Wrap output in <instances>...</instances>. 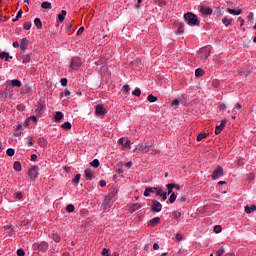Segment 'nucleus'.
I'll list each match as a JSON object with an SVG mask.
<instances>
[{"mask_svg":"<svg viewBox=\"0 0 256 256\" xmlns=\"http://www.w3.org/2000/svg\"><path fill=\"white\" fill-rule=\"evenodd\" d=\"M184 19L190 27H199V25H201V21H199V18L197 15L193 14V12L184 14Z\"/></svg>","mask_w":256,"mask_h":256,"instance_id":"1","label":"nucleus"},{"mask_svg":"<svg viewBox=\"0 0 256 256\" xmlns=\"http://www.w3.org/2000/svg\"><path fill=\"white\" fill-rule=\"evenodd\" d=\"M83 65V60L80 57H73L70 64V69L72 71H78V69Z\"/></svg>","mask_w":256,"mask_h":256,"instance_id":"2","label":"nucleus"},{"mask_svg":"<svg viewBox=\"0 0 256 256\" xmlns=\"http://www.w3.org/2000/svg\"><path fill=\"white\" fill-rule=\"evenodd\" d=\"M198 55L203 61H207L209 59V56L211 55V48L208 46L202 47L198 51Z\"/></svg>","mask_w":256,"mask_h":256,"instance_id":"3","label":"nucleus"},{"mask_svg":"<svg viewBox=\"0 0 256 256\" xmlns=\"http://www.w3.org/2000/svg\"><path fill=\"white\" fill-rule=\"evenodd\" d=\"M223 173H224L223 167L217 166L211 175L213 181H215L216 179H219V177H223Z\"/></svg>","mask_w":256,"mask_h":256,"instance_id":"4","label":"nucleus"},{"mask_svg":"<svg viewBox=\"0 0 256 256\" xmlns=\"http://www.w3.org/2000/svg\"><path fill=\"white\" fill-rule=\"evenodd\" d=\"M28 175L30 177V179L35 180L37 179V175H39V167L38 166H32L29 170H28Z\"/></svg>","mask_w":256,"mask_h":256,"instance_id":"5","label":"nucleus"},{"mask_svg":"<svg viewBox=\"0 0 256 256\" xmlns=\"http://www.w3.org/2000/svg\"><path fill=\"white\" fill-rule=\"evenodd\" d=\"M163 209V205L157 200H152V213H159Z\"/></svg>","mask_w":256,"mask_h":256,"instance_id":"6","label":"nucleus"},{"mask_svg":"<svg viewBox=\"0 0 256 256\" xmlns=\"http://www.w3.org/2000/svg\"><path fill=\"white\" fill-rule=\"evenodd\" d=\"M34 247H36L38 249V251L45 253L47 251V249H49V243L43 241V242L34 244Z\"/></svg>","mask_w":256,"mask_h":256,"instance_id":"7","label":"nucleus"},{"mask_svg":"<svg viewBox=\"0 0 256 256\" xmlns=\"http://www.w3.org/2000/svg\"><path fill=\"white\" fill-rule=\"evenodd\" d=\"M95 109V115H97L98 117L107 114V109H105L101 104L96 105Z\"/></svg>","mask_w":256,"mask_h":256,"instance_id":"8","label":"nucleus"},{"mask_svg":"<svg viewBox=\"0 0 256 256\" xmlns=\"http://www.w3.org/2000/svg\"><path fill=\"white\" fill-rule=\"evenodd\" d=\"M225 125H227V120H221L220 125L215 127V135H220L223 129H225Z\"/></svg>","mask_w":256,"mask_h":256,"instance_id":"9","label":"nucleus"},{"mask_svg":"<svg viewBox=\"0 0 256 256\" xmlns=\"http://www.w3.org/2000/svg\"><path fill=\"white\" fill-rule=\"evenodd\" d=\"M199 11L202 15H213V9L210 7L200 6Z\"/></svg>","mask_w":256,"mask_h":256,"instance_id":"10","label":"nucleus"},{"mask_svg":"<svg viewBox=\"0 0 256 256\" xmlns=\"http://www.w3.org/2000/svg\"><path fill=\"white\" fill-rule=\"evenodd\" d=\"M27 47H29V40H27V38H22L20 43L21 51H27Z\"/></svg>","mask_w":256,"mask_h":256,"instance_id":"11","label":"nucleus"},{"mask_svg":"<svg viewBox=\"0 0 256 256\" xmlns=\"http://www.w3.org/2000/svg\"><path fill=\"white\" fill-rule=\"evenodd\" d=\"M45 108H46L45 103L39 102L38 105L36 106L35 111H36V113L41 115V113H43V111H45Z\"/></svg>","mask_w":256,"mask_h":256,"instance_id":"12","label":"nucleus"},{"mask_svg":"<svg viewBox=\"0 0 256 256\" xmlns=\"http://www.w3.org/2000/svg\"><path fill=\"white\" fill-rule=\"evenodd\" d=\"M157 187H147L144 191V197H149L151 193H156Z\"/></svg>","mask_w":256,"mask_h":256,"instance_id":"13","label":"nucleus"},{"mask_svg":"<svg viewBox=\"0 0 256 256\" xmlns=\"http://www.w3.org/2000/svg\"><path fill=\"white\" fill-rule=\"evenodd\" d=\"M159 223H161V218L155 217L149 221L148 225L149 227H156V225H159Z\"/></svg>","mask_w":256,"mask_h":256,"instance_id":"14","label":"nucleus"},{"mask_svg":"<svg viewBox=\"0 0 256 256\" xmlns=\"http://www.w3.org/2000/svg\"><path fill=\"white\" fill-rule=\"evenodd\" d=\"M151 146L149 145H145V144H139L137 146V149H139V151H142V153H149V149Z\"/></svg>","mask_w":256,"mask_h":256,"instance_id":"15","label":"nucleus"},{"mask_svg":"<svg viewBox=\"0 0 256 256\" xmlns=\"http://www.w3.org/2000/svg\"><path fill=\"white\" fill-rule=\"evenodd\" d=\"M3 93L5 97H8L10 93H13L12 86L9 84V82H6V88L4 89Z\"/></svg>","mask_w":256,"mask_h":256,"instance_id":"16","label":"nucleus"},{"mask_svg":"<svg viewBox=\"0 0 256 256\" xmlns=\"http://www.w3.org/2000/svg\"><path fill=\"white\" fill-rule=\"evenodd\" d=\"M84 176L86 177V179H89V181H91L93 179V170H91V168H87L84 171Z\"/></svg>","mask_w":256,"mask_h":256,"instance_id":"17","label":"nucleus"},{"mask_svg":"<svg viewBox=\"0 0 256 256\" xmlns=\"http://www.w3.org/2000/svg\"><path fill=\"white\" fill-rule=\"evenodd\" d=\"M182 33H185V24L183 22L178 24L176 35H181Z\"/></svg>","mask_w":256,"mask_h":256,"instance_id":"18","label":"nucleus"},{"mask_svg":"<svg viewBox=\"0 0 256 256\" xmlns=\"http://www.w3.org/2000/svg\"><path fill=\"white\" fill-rule=\"evenodd\" d=\"M227 13H230V15H241V13H243V10L238 9H231V8H227Z\"/></svg>","mask_w":256,"mask_h":256,"instance_id":"19","label":"nucleus"},{"mask_svg":"<svg viewBox=\"0 0 256 256\" xmlns=\"http://www.w3.org/2000/svg\"><path fill=\"white\" fill-rule=\"evenodd\" d=\"M51 239H52L55 243H60V242H61V236H60L57 232L52 233Z\"/></svg>","mask_w":256,"mask_h":256,"instance_id":"20","label":"nucleus"},{"mask_svg":"<svg viewBox=\"0 0 256 256\" xmlns=\"http://www.w3.org/2000/svg\"><path fill=\"white\" fill-rule=\"evenodd\" d=\"M4 229H5L6 231H8V236H9V237H13V233H15V229H13V226H11V225H6V226H4Z\"/></svg>","mask_w":256,"mask_h":256,"instance_id":"21","label":"nucleus"},{"mask_svg":"<svg viewBox=\"0 0 256 256\" xmlns=\"http://www.w3.org/2000/svg\"><path fill=\"white\" fill-rule=\"evenodd\" d=\"M12 87H21V82L18 79H13L8 82Z\"/></svg>","mask_w":256,"mask_h":256,"instance_id":"22","label":"nucleus"},{"mask_svg":"<svg viewBox=\"0 0 256 256\" xmlns=\"http://www.w3.org/2000/svg\"><path fill=\"white\" fill-rule=\"evenodd\" d=\"M104 209L111 207V197L106 196L103 202Z\"/></svg>","mask_w":256,"mask_h":256,"instance_id":"23","label":"nucleus"},{"mask_svg":"<svg viewBox=\"0 0 256 256\" xmlns=\"http://www.w3.org/2000/svg\"><path fill=\"white\" fill-rule=\"evenodd\" d=\"M138 209H141V204L139 203H133L130 205V211L131 213L138 211Z\"/></svg>","mask_w":256,"mask_h":256,"instance_id":"24","label":"nucleus"},{"mask_svg":"<svg viewBox=\"0 0 256 256\" xmlns=\"http://www.w3.org/2000/svg\"><path fill=\"white\" fill-rule=\"evenodd\" d=\"M67 15V11L62 10L61 14H58V21L60 23H63V21H65V16Z\"/></svg>","mask_w":256,"mask_h":256,"instance_id":"25","label":"nucleus"},{"mask_svg":"<svg viewBox=\"0 0 256 256\" xmlns=\"http://www.w3.org/2000/svg\"><path fill=\"white\" fill-rule=\"evenodd\" d=\"M34 25L37 29H43V22H41L40 18H35Z\"/></svg>","mask_w":256,"mask_h":256,"instance_id":"26","label":"nucleus"},{"mask_svg":"<svg viewBox=\"0 0 256 256\" xmlns=\"http://www.w3.org/2000/svg\"><path fill=\"white\" fill-rule=\"evenodd\" d=\"M31 62V54H25L22 56V63L27 64Z\"/></svg>","mask_w":256,"mask_h":256,"instance_id":"27","label":"nucleus"},{"mask_svg":"<svg viewBox=\"0 0 256 256\" xmlns=\"http://www.w3.org/2000/svg\"><path fill=\"white\" fill-rule=\"evenodd\" d=\"M37 143L40 147H47V140L45 138H38Z\"/></svg>","mask_w":256,"mask_h":256,"instance_id":"28","label":"nucleus"},{"mask_svg":"<svg viewBox=\"0 0 256 256\" xmlns=\"http://www.w3.org/2000/svg\"><path fill=\"white\" fill-rule=\"evenodd\" d=\"M54 119L57 123H59V121H61V119H63V112H60V111L56 112Z\"/></svg>","mask_w":256,"mask_h":256,"instance_id":"29","label":"nucleus"},{"mask_svg":"<svg viewBox=\"0 0 256 256\" xmlns=\"http://www.w3.org/2000/svg\"><path fill=\"white\" fill-rule=\"evenodd\" d=\"M173 189H175V184L173 183H170V184H167V195H171L173 193Z\"/></svg>","mask_w":256,"mask_h":256,"instance_id":"30","label":"nucleus"},{"mask_svg":"<svg viewBox=\"0 0 256 256\" xmlns=\"http://www.w3.org/2000/svg\"><path fill=\"white\" fill-rule=\"evenodd\" d=\"M42 9H52L53 6L51 5V2L45 1L41 4Z\"/></svg>","mask_w":256,"mask_h":256,"instance_id":"31","label":"nucleus"},{"mask_svg":"<svg viewBox=\"0 0 256 256\" xmlns=\"http://www.w3.org/2000/svg\"><path fill=\"white\" fill-rule=\"evenodd\" d=\"M203 75H205V71L202 68H198L195 70L196 77H203Z\"/></svg>","mask_w":256,"mask_h":256,"instance_id":"32","label":"nucleus"},{"mask_svg":"<svg viewBox=\"0 0 256 256\" xmlns=\"http://www.w3.org/2000/svg\"><path fill=\"white\" fill-rule=\"evenodd\" d=\"M222 23H223V25H225V27H229V25H231V23H233V19H227V17H224L222 19Z\"/></svg>","mask_w":256,"mask_h":256,"instance_id":"33","label":"nucleus"},{"mask_svg":"<svg viewBox=\"0 0 256 256\" xmlns=\"http://www.w3.org/2000/svg\"><path fill=\"white\" fill-rule=\"evenodd\" d=\"M253 211H256V206L255 205H251V207L246 206L245 207V213H253Z\"/></svg>","mask_w":256,"mask_h":256,"instance_id":"34","label":"nucleus"},{"mask_svg":"<svg viewBox=\"0 0 256 256\" xmlns=\"http://www.w3.org/2000/svg\"><path fill=\"white\" fill-rule=\"evenodd\" d=\"M203 139H207V133H199L196 137V141H203Z\"/></svg>","mask_w":256,"mask_h":256,"instance_id":"35","label":"nucleus"},{"mask_svg":"<svg viewBox=\"0 0 256 256\" xmlns=\"http://www.w3.org/2000/svg\"><path fill=\"white\" fill-rule=\"evenodd\" d=\"M62 129H64V131H69V129H71L72 125L71 122H65L64 124L61 125Z\"/></svg>","mask_w":256,"mask_h":256,"instance_id":"36","label":"nucleus"},{"mask_svg":"<svg viewBox=\"0 0 256 256\" xmlns=\"http://www.w3.org/2000/svg\"><path fill=\"white\" fill-rule=\"evenodd\" d=\"M91 167H94V169H97V167H99V165H101V163L99 162V159H94L91 163H90Z\"/></svg>","mask_w":256,"mask_h":256,"instance_id":"37","label":"nucleus"},{"mask_svg":"<svg viewBox=\"0 0 256 256\" xmlns=\"http://www.w3.org/2000/svg\"><path fill=\"white\" fill-rule=\"evenodd\" d=\"M220 85H221V82L219 80L214 79L212 81V87H214V89H219Z\"/></svg>","mask_w":256,"mask_h":256,"instance_id":"38","label":"nucleus"},{"mask_svg":"<svg viewBox=\"0 0 256 256\" xmlns=\"http://www.w3.org/2000/svg\"><path fill=\"white\" fill-rule=\"evenodd\" d=\"M0 59H5V61H9V53L8 52H1Z\"/></svg>","mask_w":256,"mask_h":256,"instance_id":"39","label":"nucleus"},{"mask_svg":"<svg viewBox=\"0 0 256 256\" xmlns=\"http://www.w3.org/2000/svg\"><path fill=\"white\" fill-rule=\"evenodd\" d=\"M147 99H148L149 103H155V101H157L158 98H157V96L150 94V95H148Z\"/></svg>","mask_w":256,"mask_h":256,"instance_id":"40","label":"nucleus"},{"mask_svg":"<svg viewBox=\"0 0 256 256\" xmlns=\"http://www.w3.org/2000/svg\"><path fill=\"white\" fill-rule=\"evenodd\" d=\"M80 180H81V174H77L72 179V182L75 183V185H78Z\"/></svg>","mask_w":256,"mask_h":256,"instance_id":"41","label":"nucleus"},{"mask_svg":"<svg viewBox=\"0 0 256 256\" xmlns=\"http://www.w3.org/2000/svg\"><path fill=\"white\" fill-rule=\"evenodd\" d=\"M13 167H14V171H21V162L19 161L14 162Z\"/></svg>","mask_w":256,"mask_h":256,"instance_id":"42","label":"nucleus"},{"mask_svg":"<svg viewBox=\"0 0 256 256\" xmlns=\"http://www.w3.org/2000/svg\"><path fill=\"white\" fill-rule=\"evenodd\" d=\"M67 213H73L75 211V206L73 204H69L66 206Z\"/></svg>","mask_w":256,"mask_h":256,"instance_id":"43","label":"nucleus"},{"mask_svg":"<svg viewBox=\"0 0 256 256\" xmlns=\"http://www.w3.org/2000/svg\"><path fill=\"white\" fill-rule=\"evenodd\" d=\"M6 155H8V157H13V155H15V149L8 148L6 151Z\"/></svg>","mask_w":256,"mask_h":256,"instance_id":"44","label":"nucleus"},{"mask_svg":"<svg viewBox=\"0 0 256 256\" xmlns=\"http://www.w3.org/2000/svg\"><path fill=\"white\" fill-rule=\"evenodd\" d=\"M223 231V227L221 225L214 226V233H221Z\"/></svg>","mask_w":256,"mask_h":256,"instance_id":"45","label":"nucleus"},{"mask_svg":"<svg viewBox=\"0 0 256 256\" xmlns=\"http://www.w3.org/2000/svg\"><path fill=\"white\" fill-rule=\"evenodd\" d=\"M132 95H135V97H141V89L135 88V90L132 92Z\"/></svg>","mask_w":256,"mask_h":256,"instance_id":"46","label":"nucleus"},{"mask_svg":"<svg viewBox=\"0 0 256 256\" xmlns=\"http://www.w3.org/2000/svg\"><path fill=\"white\" fill-rule=\"evenodd\" d=\"M23 29H24L25 31H29V29H31V22H25V23L23 24Z\"/></svg>","mask_w":256,"mask_h":256,"instance_id":"47","label":"nucleus"},{"mask_svg":"<svg viewBox=\"0 0 256 256\" xmlns=\"http://www.w3.org/2000/svg\"><path fill=\"white\" fill-rule=\"evenodd\" d=\"M122 91H123V93H129V91H131V88L129 87V84H125L122 87Z\"/></svg>","mask_w":256,"mask_h":256,"instance_id":"48","label":"nucleus"},{"mask_svg":"<svg viewBox=\"0 0 256 256\" xmlns=\"http://www.w3.org/2000/svg\"><path fill=\"white\" fill-rule=\"evenodd\" d=\"M218 109L220 111H225L227 109V105L225 103H219Z\"/></svg>","mask_w":256,"mask_h":256,"instance_id":"49","label":"nucleus"},{"mask_svg":"<svg viewBox=\"0 0 256 256\" xmlns=\"http://www.w3.org/2000/svg\"><path fill=\"white\" fill-rule=\"evenodd\" d=\"M223 253H225V248H223V246H222L216 252V256H221V255H223Z\"/></svg>","mask_w":256,"mask_h":256,"instance_id":"50","label":"nucleus"},{"mask_svg":"<svg viewBox=\"0 0 256 256\" xmlns=\"http://www.w3.org/2000/svg\"><path fill=\"white\" fill-rule=\"evenodd\" d=\"M176 200H177V195H175V193H172V194L170 195L169 202H170V203H173V202L176 201Z\"/></svg>","mask_w":256,"mask_h":256,"instance_id":"51","label":"nucleus"},{"mask_svg":"<svg viewBox=\"0 0 256 256\" xmlns=\"http://www.w3.org/2000/svg\"><path fill=\"white\" fill-rule=\"evenodd\" d=\"M123 147L126 149H131V140H126V142L123 144Z\"/></svg>","mask_w":256,"mask_h":256,"instance_id":"52","label":"nucleus"},{"mask_svg":"<svg viewBox=\"0 0 256 256\" xmlns=\"http://www.w3.org/2000/svg\"><path fill=\"white\" fill-rule=\"evenodd\" d=\"M164 192H163V189H161V188H159V187H156V195L158 196V197H161V195L163 194Z\"/></svg>","mask_w":256,"mask_h":256,"instance_id":"53","label":"nucleus"},{"mask_svg":"<svg viewBox=\"0 0 256 256\" xmlns=\"http://www.w3.org/2000/svg\"><path fill=\"white\" fill-rule=\"evenodd\" d=\"M172 215H173L174 219H179L181 217V212L175 211V212L172 213Z\"/></svg>","mask_w":256,"mask_h":256,"instance_id":"54","label":"nucleus"},{"mask_svg":"<svg viewBox=\"0 0 256 256\" xmlns=\"http://www.w3.org/2000/svg\"><path fill=\"white\" fill-rule=\"evenodd\" d=\"M102 255H103V256H111V254H109V249L103 248V250H102Z\"/></svg>","mask_w":256,"mask_h":256,"instance_id":"55","label":"nucleus"},{"mask_svg":"<svg viewBox=\"0 0 256 256\" xmlns=\"http://www.w3.org/2000/svg\"><path fill=\"white\" fill-rule=\"evenodd\" d=\"M60 83H61L62 87H67V78H62L60 80Z\"/></svg>","mask_w":256,"mask_h":256,"instance_id":"56","label":"nucleus"},{"mask_svg":"<svg viewBox=\"0 0 256 256\" xmlns=\"http://www.w3.org/2000/svg\"><path fill=\"white\" fill-rule=\"evenodd\" d=\"M17 255H18V256H25V250H23V249H18V250H17Z\"/></svg>","mask_w":256,"mask_h":256,"instance_id":"57","label":"nucleus"},{"mask_svg":"<svg viewBox=\"0 0 256 256\" xmlns=\"http://www.w3.org/2000/svg\"><path fill=\"white\" fill-rule=\"evenodd\" d=\"M172 107H179V99H175L174 101H172Z\"/></svg>","mask_w":256,"mask_h":256,"instance_id":"58","label":"nucleus"},{"mask_svg":"<svg viewBox=\"0 0 256 256\" xmlns=\"http://www.w3.org/2000/svg\"><path fill=\"white\" fill-rule=\"evenodd\" d=\"M179 203H185L187 201V197L186 196H181L180 198H178Z\"/></svg>","mask_w":256,"mask_h":256,"instance_id":"59","label":"nucleus"},{"mask_svg":"<svg viewBox=\"0 0 256 256\" xmlns=\"http://www.w3.org/2000/svg\"><path fill=\"white\" fill-rule=\"evenodd\" d=\"M24 89H25V93H26V94L31 93V86L25 85Z\"/></svg>","mask_w":256,"mask_h":256,"instance_id":"60","label":"nucleus"},{"mask_svg":"<svg viewBox=\"0 0 256 256\" xmlns=\"http://www.w3.org/2000/svg\"><path fill=\"white\" fill-rule=\"evenodd\" d=\"M21 17H23V10H22V9H20V10L18 11L17 15H16V18H17V19H21Z\"/></svg>","mask_w":256,"mask_h":256,"instance_id":"61","label":"nucleus"},{"mask_svg":"<svg viewBox=\"0 0 256 256\" xmlns=\"http://www.w3.org/2000/svg\"><path fill=\"white\" fill-rule=\"evenodd\" d=\"M83 31H85V27H80L77 31V35H83Z\"/></svg>","mask_w":256,"mask_h":256,"instance_id":"62","label":"nucleus"},{"mask_svg":"<svg viewBox=\"0 0 256 256\" xmlns=\"http://www.w3.org/2000/svg\"><path fill=\"white\" fill-rule=\"evenodd\" d=\"M183 240V235L181 234H176V241H182Z\"/></svg>","mask_w":256,"mask_h":256,"instance_id":"63","label":"nucleus"},{"mask_svg":"<svg viewBox=\"0 0 256 256\" xmlns=\"http://www.w3.org/2000/svg\"><path fill=\"white\" fill-rule=\"evenodd\" d=\"M160 197H162L164 201H167V192H164Z\"/></svg>","mask_w":256,"mask_h":256,"instance_id":"64","label":"nucleus"}]
</instances>
